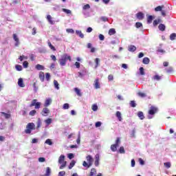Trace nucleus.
<instances>
[{
    "mask_svg": "<svg viewBox=\"0 0 176 176\" xmlns=\"http://www.w3.org/2000/svg\"><path fill=\"white\" fill-rule=\"evenodd\" d=\"M52 104V98H48L45 100L44 107H49Z\"/></svg>",
    "mask_w": 176,
    "mask_h": 176,
    "instance_id": "14",
    "label": "nucleus"
},
{
    "mask_svg": "<svg viewBox=\"0 0 176 176\" xmlns=\"http://www.w3.org/2000/svg\"><path fill=\"white\" fill-rule=\"evenodd\" d=\"M130 105L131 107H132V108H135V107L137 106V104H135V101L131 100L130 102Z\"/></svg>",
    "mask_w": 176,
    "mask_h": 176,
    "instance_id": "40",
    "label": "nucleus"
},
{
    "mask_svg": "<svg viewBox=\"0 0 176 176\" xmlns=\"http://www.w3.org/2000/svg\"><path fill=\"white\" fill-rule=\"evenodd\" d=\"M35 113H36V110H32L30 113H29V115L30 116H35Z\"/></svg>",
    "mask_w": 176,
    "mask_h": 176,
    "instance_id": "44",
    "label": "nucleus"
},
{
    "mask_svg": "<svg viewBox=\"0 0 176 176\" xmlns=\"http://www.w3.org/2000/svg\"><path fill=\"white\" fill-rule=\"evenodd\" d=\"M62 10L67 14H71V13H72L71 10H68V9L63 8Z\"/></svg>",
    "mask_w": 176,
    "mask_h": 176,
    "instance_id": "35",
    "label": "nucleus"
},
{
    "mask_svg": "<svg viewBox=\"0 0 176 176\" xmlns=\"http://www.w3.org/2000/svg\"><path fill=\"white\" fill-rule=\"evenodd\" d=\"M45 144H47V145H53V142H52V140L47 139L45 140Z\"/></svg>",
    "mask_w": 176,
    "mask_h": 176,
    "instance_id": "38",
    "label": "nucleus"
},
{
    "mask_svg": "<svg viewBox=\"0 0 176 176\" xmlns=\"http://www.w3.org/2000/svg\"><path fill=\"white\" fill-rule=\"evenodd\" d=\"M129 52H135L137 50V47L134 45H130L128 48Z\"/></svg>",
    "mask_w": 176,
    "mask_h": 176,
    "instance_id": "20",
    "label": "nucleus"
},
{
    "mask_svg": "<svg viewBox=\"0 0 176 176\" xmlns=\"http://www.w3.org/2000/svg\"><path fill=\"white\" fill-rule=\"evenodd\" d=\"M138 116L141 119V120H143L144 119L145 116H144V113L142 111H139L138 113Z\"/></svg>",
    "mask_w": 176,
    "mask_h": 176,
    "instance_id": "19",
    "label": "nucleus"
},
{
    "mask_svg": "<svg viewBox=\"0 0 176 176\" xmlns=\"http://www.w3.org/2000/svg\"><path fill=\"white\" fill-rule=\"evenodd\" d=\"M28 57L23 55V56H20L19 59L20 60V61H23V60H28Z\"/></svg>",
    "mask_w": 176,
    "mask_h": 176,
    "instance_id": "41",
    "label": "nucleus"
},
{
    "mask_svg": "<svg viewBox=\"0 0 176 176\" xmlns=\"http://www.w3.org/2000/svg\"><path fill=\"white\" fill-rule=\"evenodd\" d=\"M35 68L37 71H43L45 69V66L38 64L35 66Z\"/></svg>",
    "mask_w": 176,
    "mask_h": 176,
    "instance_id": "11",
    "label": "nucleus"
},
{
    "mask_svg": "<svg viewBox=\"0 0 176 176\" xmlns=\"http://www.w3.org/2000/svg\"><path fill=\"white\" fill-rule=\"evenodd\" d=\"M41 105H42V103H41V102H38V100L34 99L33 100H32L30 107V108L34 107L35 109H39V108H41Z\"/></svg>",
    "mask_w": 176,
    "mask_h": 176,
    "instance_id": "4",
    "label": "nucleus"
},
{
    "mask_svg": "<svg viewBox=\"0 0 176 176\" xmlns=\"http://www.w3.org/2000/svg\"><path fill=\"white\" fill-rule=\"evenodd\" d=\"M54 85L57 90L60 89V87H58V85H59L58 82H57V80H54Z\"/></svg>",
    "mask_w": 176,
    "mask_h": 176,
    "instance_id": "31",
    "label": "nucleus"
},
{
    "mask_svg": "<svg viewBox=\"0 0 176 176\" xmlns=\"http://www.w3.org/2000/svg\"><path fill=\"white\" fill-rule=\"evenodd\" d=\"M65 175V171H60L58 173V176H64Z\"/></svg>",
    "mask_w": 176,
    "mask_h": 176,
    "instance_id": "64",
    "label": "nucleus"
},
{
    "mask_svg": "<svg viewBox=\"0 0 176 176\" xmlns=\"http://www.w3.org/2000/svg\"><path fill=\"white\" fill-rule=\"evenodd\" d=\"M48 46H49V47H50V49H51L52 50H53L54 52H56V47H54V46H53V45H52V43L48 42Z\"/></svg>",
    "mask_w": 176,
    "mask_h": 176,
    "instance_id": "36",
    "label": "nucleus"
},
{
    "mask_svg": "<svg viewBox=\"0 0 176 176\" xmlns=\"http://www.w3.org/2000/svg\"><path fill=\"white\" fill-rule=\"evenodd\" d=\"M135 27L136 28H141V27H142V23L140 22H137L135 23Z\"/></svg>",
    "mask_w": 176,
    "mask_h": 176,
    "instance_id": "45",
    "label": "nucleus"
},
{
    "mask_svg": "<svg viewBox=\"0 0 176 176\" xmlns=\"http://www.w3.org/2000/svg\"><path fill=\"white\" fill-rule=\"evenodd\" d=\"M116 34V30L115 29L111 28L109 30V35H115Z\"/></svg>",
    "mask_w": 176,
    "mask_h": 176,
    "instance_id": "25",
    "label": "nucleus"
},
{
    "mask_svg": "<svg viewBox=\"0 0 176 176\" xmlns=\"http://www.w3.org/2000/svg\"><path fill=\"white\" fill-rule=\"evenodd\" d=\"M95 63H96V66L95 68H97V67H98L99 64H100V58H96L95 59Z\"/></svg>",
    "mask_w": 176,
    "mask_h": 176,
    "instance_id": "42",
    "label": "nucleus"
},
{
    "mask_svg": "<svg viewBox=\"0 0 176 176\" xmlns=\"http://www.w3.org/2000/svg\"><path fill=\"white\" fill-rule=\"evenodd\" d=\"M116 118H118L120 122H122V120H123V118H122V113H120V111H117L116 113Z\"/></svg>",
    "mask_w": 176,
    "mask_h": 176,
    "instance_id": "12",
    "label": "nucleus"
},
{
    "mask_svg": "<svg viewBox=\"0 0 176 176\" xmlns=\"http://www.w3.org/2000/svg\"><path fill=\"white\" fill-rule=\"evenodd\" d=\"M26 129H29L30 130H35V124H34L33 122L28 123Z\"/></svg>",
    "mask_w": 176,
    "mask_h": 176,
    "instance_id": "10",
    "label": "nucleus"
},
{
    "mask_svg": "<svg viewBox=\"0 0 176 176\" xmlns=\"http://www.w3.org/2000/svg\"><path fill=\"white\" fill-rule=\"evenodd\" d=\"M39 79L42 81L44 82L45 80V73L43 72H41L39 73Z\"/></svg>",
    "mask_w": 176,
    "mask_h": 176,
    "instance_id": "15",
    "label": "nucleus"
},
{
    "mask_svg": "<svg viewBox=\"0 0 176 176\" xmlns=\"http://www.w3.org/2000/svg\"><path fill=\"white\" fill-rule=\"evenodd\" d=\"M36 124H37V129H39V127H41V126L42 125V121L41 120V118L38 119L36 122Z\"/></svg>",
    "mask_w": 176,
    "mask_h": 176,
    "instance_id": "33",
    "label": "nucleus"
},
{
    "mask_svg": "<svg viewBox=\"0 0 176 176\" xmlns=\"http://www.w3.org/2000/svg\"><path fill=\"white\" fill-rule=\"evenodd\" d=\"M44 122L45 123H46L47 126H49L50 124H52V122H53V120L52 118H47Z\"/></svg>",
    "mask_w": 176,
    "mask_h": 176,
    "instance_id": "23",
    "label": "nucleus"
},
{
    "mask_svg": "<svg viewBox=\"0 0 176 176\" xmlns=\"http://www.w3.org/2000/svg\"><path fill=\"white\" fill-rule=\"evenodd\" d=\"M76 34H77L78 36H80V38H85V35L83 34V33H82V31L80 30H76Z\"/></svg>",
    "mask_w": 176,
    "mask_h": 176,
    "instance_id": "21",
    "label": "nucleus"
},
{
    "mask_svg": "<svg viewBox=\"0 0 176 176\" xmlns=\"http://www.w3.org/2000/svg\"><path fill=\"white\" fill-rule=\"evenodd\" d=\"M47 19L48 20L50 24H54V21H53V18L50 15H47Z\"/></svg>",
    "mask_w": 176,
    "mask_h": 176,
    "instance_id": "17",
    "label": "nucleus"
},
{
    "mask_svg": "<svg viewBox=\"0 0 176 176\" xmlns=\"http://www.w3.org/2000/svg\"><path fill=\"white\" fill-rule=\"evenodd\" d=\"M50 113V110H49L47 107H45L43 109V111H42V116H47V115H49Z\"/></svg>",
    "mask_w": 176,
    "mask_h": 176,
    "instance_id": "7",
    "label": "nucleus"
},
{
    "mask_svg": "<svg viewBox=\"0 0 176 176\" xmlns=\"http://www.w3.org/2000/svg\"><path fill=\"white\" fill-rule=\"evenodd\" d=\"M0 116H4L6 119H9L10 118V114L6 113L5 112H1Z\"/></svg>",
    "mask_w": 176,
    "mask_h": 176,
    "instance_id": "16",
    "label": "nucleus"
},
{
    "mask_svg": "<svg viewBox=\"0 0 176 176\" xmlns=\"http://www.w3.org/2000/svg\"><path fill=\"white\" fill-rule=\"evenodd\" d=\"M97 109H98V107L97 106V104H93L92 105V110L96 111H97Z\"/></svg>",
    "mask_w": 176,
    "mask_h": 176,
    "instance_id": "56",
    "label": "nucleus"
},
{
    "mask_svg": "<svg viewBox=\"0 0 176 176\" xmlns=\"http://www.w3.org/2000/svg\"><path fill=\"white\" fill-rule=\"evenodd\" d=\"M38 162H40V163H43L44 162H46V159H45V157H39Z\"/></svg>",
    "mask_w": 176,
    "mask_h": 176,
    "instance_id": "54",
    "label": "nucleus"
},
{
    "mask_svg": "<svg viewBox=\"0 0 176 176\" xmlns=\"http://www.w3.org/2000/svg\"><path fill=\"white\" fill-rule=\"evenodd\" d=\"M157 113V108L153 106H151L149 111L148 114L149 115H155V113Z\"/></svg>",
    "mask_w": 176,
    "mask_h": 176,
    "instance_id": "5",
    "label": "nucleus"
},
{
    "mask_svg": "<svg viewBox=\"0 0 176 176\" xmlns=\"http://www.w3.org/2000/svg\"><path fill=\"white\" fill-rule=\"evenodd\" d=\"M120 153H124V148L123 146L120 148Z\"/></svg>",
    "mask_w": 176,
    "mask_h": 176,
    "instance_id": "63",
    "label": "nucleus"
},
{
    "mask_svg": "<svg viewBox=\"0 0 176 176\" xmlns=\"http://www.w3.org/2000/svg\"><path fill=\"white\" fill-rule=\"evenodd\" d=\"M50 174H52V169H50V167H47L45 170V176H50Z\"/></svg>",
    "mask_w": 176,
    "mask_h": 176,
    "instance_id": "18",
    "label": "nucleus"
},
{
    "mask_svg": "<svg viewBox=\"0 0 176 176\" xmlns=\"http://www.w3.org/2000/svg\"><path fill=\"white\" fill-rule=\"evenodd\" d=\"M149 61H150L149 58L145 57L143 58L142 63L143 64H148Z\"/></svg>",
    "mask_w": 176,
    "mask_h": 176,
    "instance_id": "30",
    "label": "nucleus"
},
{
    "mask_svg": "<svg viewBox=\"0 0 176 176\" xmlns=\"http://www.w3.org/2000/svg\"><path fill=\"white\" fill-rule=\"evenodd\" d=\"M101 124H102V123L101 122H96V124H95V126H96V128L101 127Z\"/></svg>",
    "mask_w": 176,
    "mask_h": 176,
    "instance_id": "50",
    "label": "nucleus"
},
{
    "mask_svg": "<svg viewBox=\"0 0 176 176\" xmlns=\"http://www.w3.org/2000/svg\"><path fill=\"white\" fill-rule=\"evenodd\" d=\"M45 79L47 80H50V73H46L45 74Z\"/></svg>",
    "mask_w": 176,
    "mask_h": 176,
    "instance_id": "53",
    "label": "nucleus"
},
{
    "mask_svg": "<svg viewBox=\"0 0 176 176\" xmlns=\"http://www.w3.org/2000/svg\"><path fill=\"white\" fill-rule=\"evenodd\" d=\"M74 91L76 93L77 96H79V97H81L82 93H80V89L78 88H74Z\"/></svg>",
    "mask_w": 176,
    "mask_h": 176,
    "instance_id": "27",
    "label": "nucleus"
},
{
    "mask_svg": "<svg viewBox=\"0 0 176 176\" xmlns=\"http://www.w3.org/2000/svg\"><path fill=\"white\" fill-rule=\"evenodd\" d=\"M15 68L16 71H23V67L21 65H16Z\"/></svg>",
    "mask_w": 176,
    "mask_h": 176,
    "instance_id": "39",
    "label": "nucleus"
},
{
    "mask_svg": "<svg viewBox=\"0 0 176 176\" xmlns=\"http://www.w3.org/2000/svg\"><path fill=\"white\" fill-rule=\"evenodd\" d=\"M96 167H98L100 165V154H96L95 155V163H94Z\"/></svg>",
    "mask_w": 176,
    "mask_h": 176,
    "instance_id": "6",
    "label": "nucleus"
},
{
    "mask_svg": "<svg viewBox=\"0 0 176 176\" xmlns=\"http://www.w3.org/2000/svg\"><path fill=\"white\" fill-rule=\"evenodd\" d=\"M152 20H153V16L152 15L148 16L147 18V23L151 24V23H152Z\"/></svg>",
    "mask_w": 176,
    "mask_h": 176,
    "instance_id": "29",
    "label": "nucleus"
},
{
    "mask_svg": "<svg viewBox=\"0 0 176 176\" xmlns=\"http://www.w3.org/2000/svg\"><path fill=\"white\" fill-rule=\"evenodd\" d=\"M137 19H138V20H142L144 17V13L142 12H138L136 14Z\"/></svg>",
    "mask_w": 176,
    "mask_h": 176,
    "instance_id": "13",
    "label": "nucleus"
},
{
    "mask_svg": "<svg viewBox=\"0 0 176 176\" xmlns=\"http://www.w3.org/2000/svg\"><path fill=\"white\" fill-rule=\"evenodd\" d=\"M13 39L15 41V46H19L20 45V41L19 39V37H17V34H13Z\"/></svg>",
    "mask_w": 176,
    "mask_h": 176,
    "instance_id": "8",
    "label": "nucleus"
},
{
    "mask_svg": "<svg viewBox=\"0 0 176 176\" xmlns=\"http://www.w3.org/2000/svg\"><path fill=\"white\" fill-rule=\"evenodd\" d=\"M119 144H120V138H118L116 141V145L117 146H119Z\"/></svg>",
    "mask_w": 176,
    "mask_h": 176,
    "instance_id": "58",
    "label": "nucleus"
},
{
    "mask_svg": "<svg viewBox=\"0 0 176 176\" xmlns=\"http://www.w3.org/2000/svg\"><path fill=\"white\" fill-rule=\"evenodd\" d=\"M83 10H87V9H90V5L86 4L82 7Z\"/></svg>",
    "mask_w": 176,
    "mask_h": 176,
    "instance_id": "46",
    "label": "nucleus"
},
{
    "mask_svg": "<svg viewBox=\"0 0 176 176\" xmlns=\"http://www.w3.org/2000/svg\"><path fill=\"white\" fill-rule=\"evenodd\" d=\"M63 109H69V104L65 103L63 104Z\"/></svg>",
    "mask_w": 176,
    "mask_h": 176,
    "instance_id": "48",
    "label": "nucleus"
},
{
    "mask_svg": "<svg viewBox=\"0 0 176 176\" xmlns=\"http://www.w3.org/2000/svg\"><path fill=\"white\" fill-rule=\"evenodd\" d=\"M86 159H87V163L86 162V161H84L82 163V166L84 167H87V168H89V167H91V166H93V162H94L93 157L91 155H87L86 157Z\"/></svg>",
    "mask_w": 176,
    "mask_h": 176,
    "instance_id": "2",
    "label": "nucleus"
},
{
    "mask_svg": "<svg viewBox=\"0 0 176 176\" xmlns=\"http://www.w3.org/2000/svg\"><path fill=\"white\" fill-rule=\"evenodd\" d=\"M162 6H157V8H155V12H162Z\"/></svg>",
    "mask_w": 176,
    "mask_h": 176,
    "instance_id": "52",
    "label": "nucleus"
},
{
    "mask_svg": "<svg viewBox=\"0 0 176 176\" xmlns=\"http://www.w3.org/2000/svg\"><path fill=\"white\" fill-rule=\"evenodd\" d=\"M153 79L154 80H160V79H162V76H160L159 75H155L153 77Z\"/></svg>",
    "mask_w": 176,
    "mask_h": 176,
    "instance_id": "34",
    "label": "nucleus"
},
{
    "mask_svg": "<svg viewBox=\"0 0 176 176\" xmlns=\"http://www.w3.org/2000/svg\"><path fill=\"white\" fill-rule=\"evenodd\" d=\"M100 20H102V21H108V18L107 16H102L100 17Z\"/></svg>",
    "mask_w": 176,
    "mask_h": 176,
    "instance_id": "60",
    "label": "nucleus"
},
{
    "mask_svg": "<svg viewBox=\"0 0 176 176\" xmlns=\"http://www.w3.org/2000/svg\"><path fill=\"white\" fill-rule=\"evenodd\" d=\"M96 174H97V170H96V168H92L91 170L89 176H94V175H96Z\"/></svg>",
    "mask_w": 176,
    "mask_h": 176,
    "instance_id": "24",
    "label": "nucleus"
},
{
    "mask_svg": "<svg viewBox=\"0 0 176 176\" xmlns=\"http://www.w3.org/2000/svg\"><path fill=\"white\" fill-rule=\"evenodd\" d=\"M67 32H68L69 34H74L75 31H74L73 29H67L66 30Z\"/></svg>",
    "mask_w": 176,
    "mask_h": 176,
    "instance_id": "55",
    "label": "nucleus"
},
{
    "mask_svg": "<svg viewBox=\"0 0 176 176\" xmlns=\"http://www.w3.org/2000/svg\"><path fill=\"white\" fill-rule=\"evenodd\" d=\"M159 23H160V19H156L153 21V25L155 27H156V25H157V24H159Z\"/></svg>",
    "mask_w": 176,
    "mask_h": 176,
    "instance_id": "47",
    "label": "nucleus"
},
{
    "mask_svg": "<svg viewBox=\"0 0 176 176\" xmlns=\"http://www.w3.org/2000/svg\"><path fill=\"white\" fill-rule=\"evenodd\" d=\"M76 162L75 160H72L69 165V170H71L74 166H75Z\"/></svg>",
    "mask_w": 176,
    "mask_h": 176,
    "instance_id": "26",
    "label": "nucleus"
},
{
    "mask_svg": "<svg viewBox=\"0 0 176 176\" xmlns=\"http://www.w3.org/2000/svg\"><path fill=\"white\" fill-rule=\"evenodd\" d=\"M140 75H145V72H144V67L140 68Z\"/></svg>",
    "mask_w": 176,
    "mask_h": 176,
    "instance_id": "57",
    "label": "nucleus"
},
{
    "mask_svg": "<svg viewBox=\"0 0 176 176\" xmlns=\"http://www.w3.org/2000/svg\"><path fill=\"white\" fill-rule=\"evenodd\" d=\"M158 28L160 31H164L166 30V25L164 24H160Z\"/></svg>",
    "mask_w": 176,
    "mask_h": 176,
    "instance_id": "22",
    "label": "nucleus"
},
{
    "mask_svg": "<svg viewBox=\"0 0 176 176\" xmlns=\"http://www.w3.org/2000/svg\"><path fill=\"white\" fill-rule=\"evenodd\" d=\"M58 163L61 164L59 168L63 170V168H65L67 166V162L65 161V156L64 155H61L58 158Z\"/></svg>",
    "mask_w": 176,
    "mask_h": 176,
    "instance_id": "3",
    "label": "nucleus"
},
{
    "mask_svg": "<svg viewBox=\"0 0 176 176\" xmlns=\"http://www.w3.org/2000/svg\"><path fill=\"white\" fill-rule=\"evenodd\" d=\"M138 95L140 96V97H142V98H144V97H146V94L142 93V92H139L138 94Z\"/></svg>",
    "mask_w": 176,
    "mask_h": 176,
    "instance_id": "49",
    "label": "nucleus"
},
{
    "mask_svg": "<svg viewBox=\"0 0 176 176\" xmlns=\"http://www.w3.org/2000/svg\"><path fill=\"white\" fill-rule=\"evenodd\" d=\"M67 157H68L69 159L71 160V159H74V155L73 153H69V154L67 155Z\"/></svg>",
    "mask_w": 176,
    "mask_h": 176,
    "instance_id": "59",
    "label": "nucleus"
},
{
    "mask_svg": "<svg viewBox=\"0 0 176 176\" xmlns=\"http://www.w3.org/2000/svg\"><path fill=\"white\" fill-rule=\"evenodd\" d=\"M67 60H69V61H72L71 56H69L67 54H64L61 56V58L59 59V64H60V65H61L62 67H64V65H66Z\"/></svg>",
    "mask_w": 176,
    "mask_h": 176,
    "instance_id": "1",
    "label": "nucleus"
},
{
    "mask_svg": "<svg viewBox=\"0 0 176 176\" xmlns=\"http://www.w3.org/2000/svg\"><path fill=\"white\" fill-rule=\"evenodd\" d=\"M23 65V68H28V62L27 60L24 61Z\"/></svg>",
    "mask_w": 176,
    "mask_h": 176,
    "instance_id": "51",
    "label": "nucleus"
},
{
    "mask_svg": "<svg viewBox=\"0 0 176 176\" xmlns=\"http://www.w3.org/2000/svg\"><path fill=\"white\" fill-rule=\"evenodd\" d=\"M175 38H176V34L175 33L171 34L170 35V41H175Z\"/></svg>",
    "mask_w": 176,
    "mask_h": 176,
    "instance_id": "37",
    "label": "nucleus"
},
{
    "mask_svg": "<svg viewBox=\"0 0 176 176\" xmlns=\"http://www.w3.org/2000/svg\"><path fill=\"white\" fill-rule=\"evenodd\" d=\"M164 166H165L166 167V168H170V167H171V163L165 162V163H164Z\"/></svg>",
    "mask_w": 176,
    "mask_h": 176,
    "instance_id": "43",
    "label": "nucleus"
},
{
    "mask_svg": "<svg viewBox=\"0 0 176 176\" xmlns=\"http://www.w3.org/2000/svg\"><path fill=\"white\" fill-rule=\"evenodd\" d=\"M99 39L100 41H104V39H105V36L102 34H99Z\"/></svg>",
    "mask_w": 176,
    "mask_h": 176,
    "instance_id": "61",
    "label": "nucleus"
},
{
    "mask_svg": "<svg viewBox=\"0 0 176 176\" xmlns=\"http://www.w3.org/2000/svg\"><path fill=\"white\" fill-rule=\"evenodd\" d=\"M95 88L100 89V82H98V79L95 80Z\"/></svg>",
    "mask_w": 176,
    "mask_h": 176,
    "instance_id": "32",
    "label": "nucleus"
},
{
    "mask_svg": "<svg viewBox=\"0 0 176 176\" xmlns=\"http://www.w3.org/2000/svg\"><path fill=\"white\" fill-rule=\"evenodd\" d=\"M118 146L116 144H112L111 146V149L113 152H116V149H118Z\"/></svg>",
    "mask_w": 176,
    "mask_h": 176,
    "instance_id": "28",
    "label": "nucleus"
},
{
    "mask_svg": "<svg viewBox=\"0 0 176 176\" xmlns=\"http://www.w3.org/2000/svg\"><path fill=\"white\" fill-rule=\"evenodd\" d=\"M108 80H113V76L112 74L109 75Z\"/></svg>",
    "mask_w": 176,
    "mask_h": 176,
    "instance_id": "62",
    "label": "nucleus"
},
{
    "mask_svg": "<svg viewBox=\"0 0 176 176\" xmlns=\"http://www.w3.org/2000/svg\"><path fill=\"white\" fill-rule=\"evenodd\" d=\"M18 86H19V87H25V85H24V81L23 80L22 78H20L18 80Z\"/></svg>",
    "mask_w": 176,
    "mask_h": 176,
    "instance_id": "9",
    "label": "nucleus"
}]
</instances>
